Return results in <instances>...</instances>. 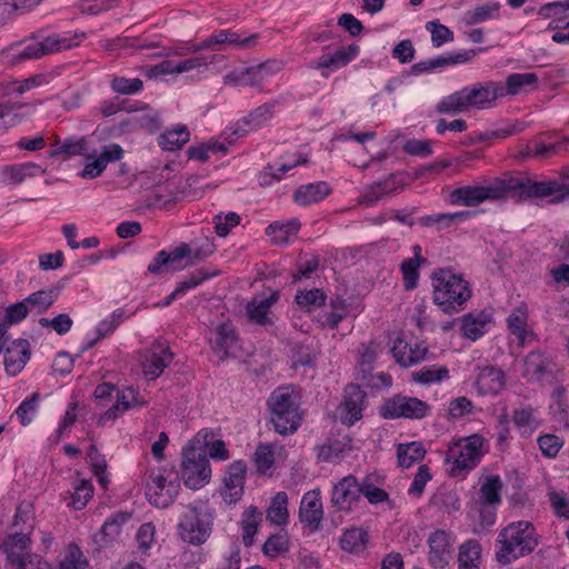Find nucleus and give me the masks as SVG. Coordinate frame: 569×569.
<instances>
[{
	"label": "nucleus",
	"instance_id": "obj_1",
	"mask_svg": "<svg viewBox=\"0 0 569 569\" xmlns=\"http://www.w3.org/2000/svg\"><path fill=\"white\" fill-rule=\"evenodd\" d=\"M545 189L536 184L529 177H509L496 179L489 186H466L451 191L450 202L456 206L475 207L486 200H501L507 196L516 197L519 201L537 198Z\"/></svg>",
	"mask_w": 569,
	"mask_h": 569
},
{
	"label": "nucleus",
	"instance_id": "obj_2",
	"mask_svg": "<svg viewBox=\"0 0 569 569\" xmlns=\"http://www.w3.org/2000/svg\"><path fill=\"white\" fill-rule=\"evenodd\" d=\"M500 98H502V83L497 81L477 82L443 97L437 103L436 110L439 113L455 116L471 109H489Z\"/></svg>",
	"mask_w": 569,
	"mask_h": 569
},
{
	"label": "nucleus",
	"instance_id": "obj_3",
	"mask_svg": "<svg viewBox=\"0 0 569 569\" xmlns=\"http://www.w3.org/2000/svg\"><path fill=\"white\" fill-rule=\"evenodd\" d=\"M496 559L501 565L530 555L538 546L536 529L530 521L519 520L502 528L496 540Z\"/></svg>",
	"mask_w": 569,
	"mask_h": 569
},
{
	"label": "nucleus",
	"instance_id": "obj_4",
	"mask_svg": "<svg viewBox=\"0 0 569 569\" xmlns=\"http://www.w3.org/2000/svg\"><path fill=\"white\" fill-rule=\"evenodd\" d=\"M433 302L445 313L459 312L471 298L469 282L452 270L442 268L431 274Z\"/></svg>",
	"mask_w": 569,
	"mask_h": 569
},
{
	"label": "nucleus",
	"instance_id": "obj_5",
	"mask_svg": "<svg viewBox=\"0 0 569 569\" xmlns=\"http://www.w3.org/2000/svg\"><path fill=\"white\" fill-rule=\"evenodd\" d=\"M485 438L479 433H475L463 437L449 446L445 458L446 463L449 466V476L461 479L466 478L486 455L487 449H485Z\"/></svg>",
	"mask_w": 569,
	"mask_h": 569
},
{
	"label": "nucleus",
	"instance_id": "obj_6",
	"mask_svg": "<svg viewBox=\"0 0 569 569\" xmlns=\"http://www.w3.org/2000/svg\"><path fill=\"white\" fill-rule=\"evenodd\" d=\"M268 408L270 421L279 435L295 433L300 427L302 415L290 387L277 388L268 399Z\"/></svg>",
	"mask_w": 569,
	"mask_h": 569
},
{
	"label": "nucleus",
	"instance_id": "obj_7",
	"mask_svg": "<svg viewBox=\"0 0 569 569\" xmlns=\"http://www.w3.org/2000/svg\"><path fill=\"white\" fill-rule=\"evenodd\" d=\"M214 511L204 501L187 506L177 526L179 537L192 546L203 545L212 532Z\"/></svg>",
	"mask_w": 569,
	"mask_h": 569
},
{
	"label": "nucleus",
	"instance_id": "obj_8",
	"mask_svg": "<svg viewBox=\"0 0 569 569\" xmlns=\"http://www.w3.org/2000/svg\"><path fill=\"white\" fill-rule=\"evenodd\" d=\"M181 477L186 487L198 490L209 483L211 467L198 432L182 449Z\"/></svg>",
	"mask_w": 569,
	"mask_h": 569
},
{
	"label": "nucleus",
	"instance_id": "obj_9",
	"mask_svg": "<svg viewBox=\"0 0 569 569\" xmlns=\"http://www.w3.org/2000/svg\"><path fill=\"white\" fill-rule=\"evenodd\" d=\"M144 495L148 501L157 508L169 507L180 490L178 475L162 468H153L144 479Z\"/></svg>",
	"mask_w": 569,
	"mask_h": 569
},
{
	"label": "nucleus",
	"instance_id": "obj_10",
	"mask_svg": "<svg viewBox=\"0 0 569 569\" xmlns=\"http://www.w3.org/2000/svg\"><path fill=\"white\" fill-rule=\"evenodd\" d=\"M430 412V406L416 398L403 395H395L387 399L381 407V416L385 419H412L419 420L426 418Z\"/></svg>",
	"mask_w": 569,
	"mask_h": 569
},
{
	"label": "nucleus",
	"instance_id": "obj_11",
	"mask_svg": "<svg viewBox=\"0 0 569 569\" xmlns=\"http://www.w3.org/2000/svg\"><path fill=\"white\" fill-rule=\"evenodd\" d=\"M1 548L6 555L4 569H26L31 563V538L29 532H13L4 537Z\"/></svg>",
	"mask_w": 569,
	"mask_h": 569
},
{
	"label": "nucleus",
	"instance_id": "obj_12",
	"mask_svg": "<svg viewBox=\"0 0 569 569\" xmlns=\"http://www.w3.org/2000/svg\"><path fill=\"white\" fill-rule=\"evenodd\" d=\"M71 39L59 36H48L41 41L26 44L20 51L12 54L11 61L18 63L24 60H36L44 56L67 50L76 46Z\"/></svg>",
	"mask_w": 569,
	"mask_h": 569
},
{
	"label": "nucleus",
	"instance_id": "obj_13",
	"mask_svg": "<svg viewBox=\"0 0 569 569\" xmlns=\"http://www.w3.org/2000/svg\"><path fill=\"white\" fill-rule=\"evenodd\" d=\"M361 501V488L355 476L340 479L331 490L330 505L338 512H351Z\"/></svg>",
	"mask_w": 569,
	"mask_h": 569
},
{
	"label": "nucleus",
	"instance_id": "obj_14",
	"mask_svg": "<svg viewBox=\"0 0 569 569\" xmlns=\"http://www.w3.org/2000/svg\"><path fill=\"white\" fill-rule=\"evenodd\" d=\"M452 532L437 529L430 533L427 543L429 547L428 561L433 569H445L452 559Z\"/></svg>",
	"mask_w": 569,
	"mask_h": 569
},
{
	"label": "nucleus",
	"instance_id": "obj_15",
	"mask_svg": "<svg viewBox=\"0 0 569 569\" xmlns=\"http://www.w3.org/2000/svg\"><path fill=\"white\" fill-rule=\"evenodd\" d=\"M172 360L173 353L168 346L160 342L153 343L141 357L142 372L147 379L154 380L162 375Z\"/></svg>",
	"mask_w": 569,
	"mask_h": 569
},
{
	"label": "nucleus",
	"instance_id": "obj_16",
	"mask_svg": "<svg viewBox=\"0 0 569 569\" xmlns=\"http://www.w3.org/2000/svg\"><path fill=\"white\" fill-rule=\"evenodd\" d=\"M247 476V463L243 460H234L228 466L224 486L221 490L223 501L231 505L239 501L243 495Z\"/></svg>",
	"mask_w": 569,
	"mask_h": 569
},
{
	"label": "nucleus",
	"instance_id": "obj_17",
	"mask_svg": "<svg viewBox=\"0 0 569 569\" xmlns=\"http://www.w3.org/2000/svg\"><path fill=\"white\" fill-rule=\"evenodd\" d=\"M124 154L120 144L110 143L103 146L98 157L88 154L84 159V169L81 172L82 178L93 179L99 177L109 162H114L122 159Z\"/></svg>",
	"mask_w": 569,
	"mask_h": 569
},
{
	"label": "nucleus",
	"instance_id": "obj_18",
	"mask_svg": "<svg viewBox=\"0 0 569 569\" xmlns=\"http://www.w3.org/2000/svg\"><path fill=\"white\" fill-rule=\"evenodd\" d=\"M367 405V393L357 385H349L345 389V400L341 405V422L347 426L355 425L362 418Z\"/></svg>",
	"mask_w": 569,
	"mask_h": 569
},
{
	"label": "nucleus",
	"instance_id": "obj_19",
	"mask_svg": "<svg viewBox=\"0 0 569 569\" xmlns=\"http://www.w3.org/2000/svg\"><path fill=\"white\" fill-rule=\"evenodd\" d=\"M506 381L503 370L495 366L478 367L475 388L480 396H497L506 388Z\"/></svg>",
	"mask_w": 569,
	"mask_h": 569
},
{
	"label": "nucleus",
	"instance_id": "obj_20",
	"mask_svg": "<svg viewBox=\"0 0 569 569\" xmlns=\"http://www.w3.org/2000/svg\"><path fill=\"white\" fill-rule=\"evenodd\" d=\"M299 519L313 531L320 528L323 519V508L319 489L310 490L302 496Z\"/></svg>",
	"mask_w": 569,
	"mask_h": 569
},
{
	"label": "nucleus",
	"instance_id": "obj_21",
	"mask_svg": "<svg viewBox=\"0 0 569 569\" xmlns=\"http://www.w3.org/2000/svg\"><path fill=\"white\" fill-rule=\"evenodd\" d=\"M189 253L188 243L182 242L173 250L167 252L166 250L159 251L148 266V272L154 276L162 274L168 271H176V267L182 259L187 258Z\"/></svg>",
	"mask_w": 569,
	"mask_h": 569
},
{
	"label": "nucleus",
	"instance_id": "obj_22",
	"mask_svg": "<svg viewBox=\"0 0 569 569\" xmlns=\"http://www.w3.org/2000/svg\"><path fill=\"white\" fill-rule=\"evenodd\" d=\"M31 356L30 342L27 339H16L4 352V369L8 375L17 376L29 361Z\"/></svg>",
	"mask_w": 569,
	"mask_h": 569
},
{
	"label": "nucleus",
	"instance_id": "obj_23",
	"mask_svg": "<svg viewBox=\"0 0 569 569\" xmlns=\"http://www.w3.org/2000/svg\"><path fill=\"white\" fill-rule=\"evenodd\" d=\"M360 52V47L356 43H351L347 47L337 49L333 53L322 54L315 62L312 68L317 70H330L336 71L340 68L348 66L353 61Z\"/></svg>",
	"mask_w": 569,
	"mask_h": 569
},
{
	"label": "nucleus",
	"instance_id": "obj_24",
	"mask_svg": "<svg viewBox=\"0 0 569 569\" xmlns=\"http://www.w3.org/2000/svg\"><path fill=\"white\" fill-rule=\"evenodd\" d=\"M380 347L375 341H370L368 343H363L361 349L359 350V357L357 360L358 365V376L357 378L361 380L367 387L373 388L377 386L375 381L373 363L377 359Z\"/></svg>",
	"mask_w": 569,
	"mask_h": 569
},
{
	"label": "nucleus",
	"instance_id": "obj_25",
	"mask_svg": "<svg viewBox=\"0 0 569 569\" xmlns=\"http://www.w3.org/2000/svg\"><path fill=\"white\" fill-rule=\"evenodd\" d=\"M391 353L398 365L408 368L423 361L428 349L418 343L411 346L403 339L397 338L391 348Z\"/></svg>",
	"mask_w": 569,
	"mask_h": 569
},
{
	"label": "nucleus",
	"instance_id": "obj_26",
	"mask_svg": "<svg viewBox=\"0 0 569 569\" xmlns=\"http://www.w3.org/2000/svg\"><path fill=\"white\" fill-rule=\"evenodd\" d=\"M539 18L550 20L547 30H565L569 24V0L553 1L542 4L537 11Z\"/></svg>",
	"mask_w": 569,
	"mask_h": 569
},
{
	"label": "nucleus",
	"instance_id": "obj_27",
	"mask_svg": "<svg viewBox=\"0 0 569 569\" xmlns=\"http://www.w3.org/2000/svg\"><path fill=\"white\" fill-rule=\"evenodd\" d=\"M279 298V292L273 291L269 297L249 301L246 307L249 321L263 327L272 325L271 308Z\"/></svg>",
	"mask_w": 569,
	"mask_h": 569
},
{
	"label": "nucleus",
	"instance_id": "obj_28",
	"mask_svg": "<svg viewBox=\"0 0 569 569\" xmlns=\"http://www.w3.org/2000/svg\"><path fill=\"white\" fill-rule=\"evenodd\" d=\"M44 170L34 162L8 164L0 170V182L4 184H20L27 178L40 176Z\"/></svg>",
	"mask_w": 569,
	"mask_h": 569
},
{
	"label": "nucleus",
	"instance_id": "obj_29",
	"mask_svg": "<svg viewBox=\"0 0 569 569\" xmlns=\"http://www.w3.org/2000/svg\"><path fill=\"white\" fill-rule=\"evenodd\" d=\"M258 39V34H251L243 39L237 32H233L229 29L219 30L216 33H212L203 42L198 46V50L213 48L214 46L220 44H232L237 48L246 49L256 46Z\"/></svg>",
	"mask_w": 569,
	"mask_h": 569
},
{
	"label": "nucleus",
	"instance_id": "obj_30",
	"mask_svg": "<svg viewBox=\"0 0 569 569\" xmlns=\"http://www.w3.org/2000/svg\"><path fill=\"white\" fill-rule=\"evenodd\" d=\"M284 68V63L279 59H271L256 66L248 67L251 88L262 90L264 81Z\"/></svg>",
	"mask_w": 569,
	"mask_h": 569
},
{
	"label": "nucleus",
	"instance_id": "obj_31",
	"mask_svg": "<svg viewBox=\"0 0 569 569\" xmlns=\"http://www.w3.org/2000/svg\"><path fill=\"white\" fill-rule=\"evenodd\" d=\"M491 316L486 311L469 312L462 317V332L465 337L477 340L487 331Z\"/></svg>",
	"mask_w": 569,
	"mask_h": 569
},
{
	"label": "nucleus",
	"instance_id": "obj_32",
	"mask_svg": "<svg viewBox=\"0 0 569 569\" xmlns=\"http://www.w3.org/2000/svg\"><path fill=\"white\" fill-rule=\"evenodd\" d=\"M330 192L329 184L325 181H319L299 187L293 194V199L300 206H309L321 201Z\"/></svg>",
	"mask_w": 569,
	"mask_h": 569
},
{
	"label": "nucleus",
	"instance_id": "obj_33",
	"mask_svg": "<svg viewBox=\"0 0 569 569\" xmlns=\"http://www.w3.org/2000/svg\"><path fill=\"white\" fill-rule=\"evenodd\" d=\"M537 84L538 76L535 72L511 73L507 77L505 86L502 84V98L527 92L528 89H535Z\"/></svg>",
	"mask_w": 569,
	"mask_h": 569
},
{
	"label": "nucleus",
	"instance_id": "obj_34",
	"mask_svg": "<svg viewBox=\"0 0 569 569\" xmlns=\"http://www.w3.org/2000/svg\"><path fill=\"white\" fill-rule=\"evenodd\" d=\"M301 227L300 221L297 218H292L288 221H274L270 223L266 233L271 238L276 244H284L290 241L291 238L296 237Z\"/></svg>",
	"mask_w": 569,
	"mask_h": 569
},
{
	"label": "nucleus",
	"instance_id": "obj_35",
	"mask_svg": "<svg viewBox=\"0 0 569 569\" xmlns=\"http://www.w3.org/2000/svg\"><path fill=\"white\" fill-rule=\"evenodd\" d=\"M346 301L341 298L330 300V303L318 315V322L322 327L335 329L347 317Z\"/></svg>",
	"mask_w": 569,
	"mask_h": 569
},
{
	"label": "nucleus",
	"instance_id": "obj_36",
	"mask_svg": "<svg viewBox=\"0 0 569 569\" xmlns=\"http://www.w3.org/2000/svg\"><path fill=\"white\" fill-rule=\"evenodd\" d=\"M427 453L422 442L411 441L407 443H399L397 446V461L401 468H410L416 462L421 461Z\"/></svg>",
	"mask_w": 569,
	"mask_h": 569
},
{
	"label": "nucleus",
	"instance_id": "obj_37",
	"mask_svg": "<svg viewBox=\"0 0 569 569\" xmlns=\"http://www.w3.org/2000/svg\"><path fill=\"white\" fill-rule=\"evenodd\" d=\"M502 482L499 476L492 475L486 478L479 490V502L483 507L496 508L501 503Z\"/></svg>",
	"mask_w": 569,
	"mask_h": 569
},
{
	"label": "nucleus",
	"instance_id": "obj_38",
	"mask_svg": "<svg viewBox=\"0 0 569 569\" xmlns=\"http://www.w3.org/2000/svg\"><path fill=\"white\" fill-rule=\"evenodd\" d=\"M481 545L476 539H469L459 547V569H480Z\"/></svg>",
	"mask_w": 569,
	"mask_h": 569
},
{
	"label": "nucleus",
	"instance_id": "obj_39",
	"mask_svg": "<svg viewBox=\"0 0 569 569\" xmlns=\"http://www.w3.org/2000/svg\"><path fill=\"white\" fill-rule=\"evenodd\" d=\"M527 322L528 310L523 303L516 307L507 318L509 330L518 338L519 343L522 346L525 345L528 336H533V332L527 329Z\"/></svg>",
	"mask_w": 569,
	"mask_h": 569
},
{
	"label": "nucleus",
	"instance_id": "obj_40",
	"mask_svg": "<svg viewBox=\"0 0 569 569\" xmlns=\"http://www.w3.org/2000/svg\"><path fill=\"white\" fill-rule=\"evenodd\" d=\"M368 545V532L362 528L347 529L340 537V547L342 550L359 555L365 551Z\"/></svg>",
	"mask_w": 569,
	"mask_h": 569
},
{
	"label": "nucleus",
	"instance_id": "obj_41",
	"mask_svg": "<svg viewBox=\"0 0 569 569\" xmlns=\"http://www.w3.org/2000/svg\"><path fill=\"white\" fill-rule=\"evenodd\" d=\"M499 2H488L466 11L462 20L467 26H476L485 21L499 18Z\"/></svg>",
	"mask_w": 569,
	"mask_h": 569
},
{
	"label": "nucleus",
	"instance_id": "obj_42",
	"mask_svg": "<svg viewBox=\"0 0 569 569\" xmlns=\"http://www.w3.org/2000/svg\"><path fill=\"white\" fill-rule=\"evenodd\" d=\"M550 360L541 351H531L525 358V376L540 380L550 371Z\"/></svg>",
	"mask_w": 569,
	"mask_h": 569
},
{
	"label": "nucleus",
	"instance_id": "obj_43",
	"mask_svg": "<svg viewBox=\"0 0 569 569\" xmlns=\"http://www.w3.org/2000/svg\"><path fill=\"white\" fill-rule=\"evenodd\" d=\"M58 289L39 290L29 295L24 301L31 312L41 315L46 312L58 299Z\"/></svg>",
	"mask_w": 569,
	"mask_h": 569
},
{
	"label": "nucleus",
	"instance_id": "obj_44",
	"mask_svg": "<svg viewBox=\"0 0 569 569\" xmlns=\"http://www.w3.org/2000/svg\"><path fill=\"white\" fill-rule=\"evenodd\" d=\"M468 217H470L469 211H459L453 213H435L423 216L419 218L417 222L425 228L436 227L438 230H441L446 227L451 226L456 221H461Z\"/></svg>",
	"mask_w": 569,
	"mask_h": 569
},
{
	"label": "nucleus",
	"instance_id": "obj_45",
	"mask_svg": "<svg viewBox=\"0 0 569 569\" xmlns=\"http://www.w3.org/2000/svg\"><path fill=\"white\" fill-rule=\"evenodd\" d=\"M190 133L187 127L181 126L173 130H168L160 134L158 144L162 150L177 151L189 141Z\"/></svg>",
	"mask_w": 569,
	"mask_h": 569
},
{
	"label": "nucleus",
	"instance_id": "obj_46",
	"mask_svg": "<svg viewBox=\"0 0 569 569\" xmlns=\"http://www.w3.org/2000/svg\"><path fill=\"white\" fill-rule=\"evenodd\" d=\"M261 512L254 506L249 507L242 515V542L246 547L253 543V538L258 531V526L261 521Z\"/></svg>",
	"mask_w": 569,
	"mask_h": 569
},
{
	"label": "nucleus",
	"instance_id": "obj_47",
	"mask_svg": "<svg viewBox=\"0 0 569 569\" xmlns=\"http://www.w3.org/2000/svg\"><path fill=\"white\" fill-rule=\"evenodd\" d=\"M288 496L284 491H279L272 498L267 510V519L273 525H284L288 522Z\"/></svg>",
	"mask_w": 569,
	"mask_h": 569
},
{
	"label": "nucleus",
	"instance_id": "obj_48",
	"mask_svg": "<svg viewBox=\"0 0 569 569\" xmlns=\"http://www.w3.org/2000/svg\"><path fill=\"white\" fill-rule=\"evenodd\" d=\"M411 380L420 385L441 382L449 378V370L445 366H426L411 372Z\"/></svg>",
	"mask_w": 569,
	"mask_h": 569
},
{
	"label": "nucleus",
	"instance_id": "obj_49",
	"mask_svg": "<svg viewBox=\"0 0 569 569\" xmlns=\"http://www.w3.org/2000/svg\"><path fill=\"white\" fill-rule=\"evenodd\" d=\"M536 184H539L540 188L545 189L541 194H537V198H547L551 197L549 200L550 203L556 204L565 201L569 198V183H562L558 180L549 179L537 181Z\"/></svg>",
	"mask_w": 569,
	"mask_h": 569
},
{
	"label": "nucleus",
	"instance_id": "obj_50",
	"mask_svg": "<svg viewBox=\"0 0 569 569\" xmlns=\"http://www.w3.org/2000/svg\"><path fill=\"white\" fill-rule=\"evenodd\" d=\"M237 343V333L231 323L219 325L214 330L213 349L220 350L224 355Z\"/></svg>",
	"mask_w": 569,
	"mask_h": 569
},
{
	"label": "nucleus",
	"instance_id": "obj_51",
	"mask_svg": "<svg viewBox=\"0 0 569 569\" xmlns=\"http://www.w3.org/2000/svg\"><path fill=\"white\" fill-rule=\"evenodd\" d=\"M34 526V511L32 503L22 501L16 509L12 527L18 528V532H29L31 535Z\"/></svg>",
	"mask_w": 569,
	"mask_h": 569
},
{
	"label": "nucleus",
	"instance_id": "obj_52",
	"mask_svg": "<svg viewBox=\"0 0 569 569\" xmlns=\"http://www.w3.org/2000/svg\"><path fill=\"white\" fill-rule=\"evenodd\" d=\"M535 413L536 409L530 405L515 409L512 412V421L519 430H529L530 432H532L540 425Z\"/></svg>",
	"mask_w": 569,
	"mask_h": 569
},
{
	"label": "nucleus",
	"instance_id": "obj_53",
	"mask_svg": "<svg viewBox=\"0 0 569 569\" xmlns=\"http://www.w3.org/2000/svg\"><path fill=\"white\" fill-rule=\"evenodd\" d=\"M277 104L278 100H273L257 107L242 119V122L251 129L261 127L273 117V109Z\"/></svg>",
	"mask_w": 569,
	"mask_h": 569
},
{
	"label": "nucleus",
	"instance_id": "obj_54",
	"mask_svg": "<svg viewBox=\"0 0 569 569\" xmlns=\"http://www.w3.org/2000/svg\"><path fill=\"white\" fill-rule=\"evenodd\" d=\"M427 260L405 259L400 264L402 273L403 287L407 291L413 290L418 286L419 268L425 264Z\"/></svg>",
	"mask_w": 569,
	"mask_h": 569
},
{
	"label": "nucleus",
	"instance_id": "obj_55",
	"mask_svg": "<svg viewBox=\"0 0 569 569\" xmlns=\"http://www.w3.org/2000/svg\"><path fill=\"white\" fill-rule=\"evenodd\" d=\"M131 518L128 512H118L108 518L100 529V535L103 537L104 542H110L121 532V527Z\"/></svg>",
	"mask_w": 569,
	"mask_h": 569
},
{
	"label": "nucleus",
	"instance_id": "obj_56",
	"mask_svg": "<svg viewBox=\"0 0 569 569\" xmlns=\"http://www.w3.org/2000/svg\"><path fill=\"white\" fill-rule=\"evenodd\" d=\"M305 162L306 160L302 159L297 160L290 164L283 163L278 168H276L274 166H268L259 173V183L260 186H270L276 181H280L286 172Z\"/></svg>",
	"mask_w": 569,
	"mask_h": 569
},
{
	"label": "nucleus",
	"instance_id": "obj_57",
	"mask_svg": "<svg viewBox=\"0 0 569 569\" xmlns=\"http://www.w3.org/2000/svg\"><path fill=\"white\" fill-rule=\"evenodd\" d=\"M93 495V486L91 481L80 479L73 487V492L71 493V506L76 510L83 509L88 501L92 498Z\"/></svg>",
	"mask_w": 569,
	"mask_h": 569
},
{
	"label": "nucleus",
	"instance_id": "obj_58",
	"mask_svg": "<svg viewBox=\"0 0 569 569\" xmlns=\"http://www.w3.org/2000/svg\"><path fill=\"white\" fill-rule=\"evenodd\" d=\"M326 299V293L320 289L299 291L295 297L296 303L308 311L325 306Z\"/></svg>",
	"mask_w": 569,
	"mask_h": 569
},
{
	"label": "nucleus",
	"instance_id": "obj_59",
	"mask_svg": "<svg viewBox=\"0 0 569 569\" xmlns=\"http://www.w3.org/2000/svg\"><path fill=\"white\" fill-rule=\"evenodd\" d=\"M552 403L549 406L550 413L552 418L560 422L567 423L569 413H568V405L565 399V389L562 387L557 388L552 392Z\"/></svg>",
	"mask_w": 569,
	"mask_h": 569
},
{
	"label": "nucleus",
	"instance_id": "obj_60",
	"mask_svg": "<svg viewBox=\"0 0 569 569\" xmlns=\"http://www.w3.org/2000/svg\"><path fill=\"white\" fill-rule=\"evenodd\" d=\"M148 403L147 400L132 387L126 388L117 392V401L116 405L119 406L121 411L129 410L131 408L138 406H146Z\"/></svg>",
	"mask_w": 569,
	"mask_h": 569
},
{
	"label": "nucleus",
	"instance_id": "obj_61",
	"mask_svg": "<svg viewBox=\"0 0 569 569\" xmlns=\"http://www.w3.org/2000/svg\"><path fill=\"white\" fill-rule=\"evenodd\" d=\"M359 487L361 488V496H365L371 505L389 500V493L385 489L375 486L370 477H366L362 481H359Z\"/></svg>",
	"mask_w": 569,
	"mask_h": 569
},
{
	"label": "nucleus",
	"instance_id": "obj_62",
	"mask_svg": "<svg viewBox=\"0 0 569 569\" xmlns=\"http://www.w3.org/2000/svg\"><path fill=\"white\" fill-rule=\"evenodd\" d=\"M263 552L266 556L276 558L282 552L289 550V539L287 533L281 532L270 536L263 545Z\"/></svg>",
	"mask_w": 569,
	"mask_h": 569
},
{
	"label": "nucleus",
	"instance_id": "obj_63",
	"mask_svg": "<svg viewBox=\"0 0 569 569\" xmlns=\"http://www.w3.org/2000/svg\"><path fill=\"white\" fill-rule=\"evenodd\" d=\"M426 29L431 33V41L436 48L453 41V32L445 24L438 21H429Z\"/></svg>",
	"mask_w": 569,
	"mask_h": 569
},
{
	"label": "nucleus",
	"instance_id": "obj_64",
	"mask_svg": "<svg viewBox=\"0 0 569 569\" xmlns=\"http://www.w3.org/2000/svg\"><path fill=\"white\" fill-rule=\"evenodd\" d=\"M537 443L541 453L547 458H555L563 447V440L553 433L539 436Z\"/></svg>",
	"mask_w": 569,
	"mask_h": 569
}]
</instances>
